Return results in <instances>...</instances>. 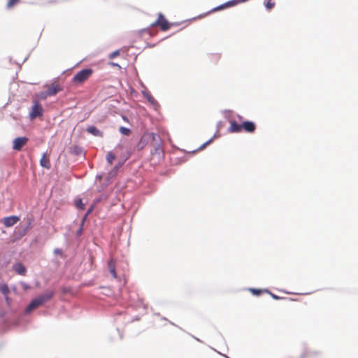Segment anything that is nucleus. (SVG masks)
I'll use <instances>...</instances> for the list:
<instances>
[{
    "label": "nucleus",
    "instance_id": "4be33fe9",
    "mask_svg": "<svg viewBox=\"0 0 358 358\" xmlns=\"http://www.w3.org/2000/svg\"><path fill=\"white\" fill-rule=\"evenodd\" d=\"M48 96H50L49 94H48V92L47 91L45 92H41L40 93H38L37 95H36V97L39 99H45Z\"/></svg>",
    "mask_w": 358,
    "mask_h": 358
},
{
    "label": "nucleus",
    "instance_id": "5701e85b",
    "mask_svg": "<svg viewBox=\"0 0 358 358\" xmlns=\"http://www.w3.org/2000/svg\"><path fill=\"white\" fill-rule=\"evenodd\" d=\"M20 1V0H8L7 3V8H10L17 4Z\"/></svg>",
    "mask_w": 358,
    "mask_h": 358
},
{
    "label": "nucleus",
    "instance_id": "7ed1b4c3",
    "mask_svg": "<svg viewBox=\"0 0 358 358\" xmlns=\"http://www.w3.org/2000/svg\"><path fill=\"white\" fill-rule=\"evenodd\" d=\"M93 74L92 69H84L76 73L72 78L76 85H82L86 82Z\"/></svg>",
    "mask_w": 358,
    "mask_h": 358
},
{
    "label": "nucleus",
    "instance_id": "20e7f679",
    "mask_svg": "<svg viewBox=\"0 0 358 358\" xmlns=\"http://www.w3.org/2000/svg\"><path fill=\"white\" fill-rule=\"evenodd\" d=\"M43 114V108L41 103L36 99L33 100V106L31 108L29 116L30 120H33L36 117H40Z\"/></svg>",
    "mask_w": 358,
    "mask_h": 358
},
{
    "label": "nucleus",
    "instance_id": "4468645a",
    "mask_svg": "<svg viewBox=\"0 0 358 358\" xmlns=\"http://www.w3.org/2000/svg\"><path fill=\"white\" fill-rule=\"evenodd\" d=\"M40 164L44 168H46V169H50V159H49V157L45 154H44L43 155V157H41V161H40Z\"/></svg>",
    "mask_w": 358,
    "mask_h": 358
},
{
    "label": "nucleus",
    "instance_id": "393cba45",
    "mask_svg": "<svg viewBox=\"0 0 358 358\" xmlns=\"http://www.w3.org/2000/svg\"><path fill=\"white\" fill-rule=\"evenodd\" d=\"M250 292L255 295H259L262 293L263 291L258 289H250Z\"/></svg>",
    "mask_w": 358,
    "mask_h": 358
},
{
    "label": "nucleus",
    "instance_id": "2eb2a0df",
    "mask_svg": "<svg viewBox=\"0 0 358 358\" xmlns=\"http://www.w3.org/2000/svg\"><path fill=\"white\" fill-rule=\"evenodd\" d=\"M144 96L146 98L148 101L152 104L153 106L156 107L158 106L159 104L157 101L155 100V99L148 92H143Z\"/></svg>",
    "mask_w": 358,
    "mask_h": 358
},
{
    "label": "nucleus",
    "instance_id": "9b49d317",
    "mask_svg": "<svg viewBox=\"0 0 358 358\" xmlns=\"http://www.w3.org/2000/svg\"><path fill=\"white\" fill-rule=\"evenodd\" d=\"M230 127L228 130L231 133H239L242 131L241 124H238L235 120H230Z\"/></svg>",
    "mask_w": 358,
    "mask_h": 358
},
{
    "label": "nucleus",
    "instance_id": "39448f33",
    "mask_svg": "<svg viewBox=\"0 0 358 358\" xmlns=\"http://www.w3.org/2000/svg\"><path fill=\"white\" fill-rule=\"evenodd\" d=\"M172 25L173 24L169 22L165 16L161 13H158L157 20L151 24L152 27H159L163 31L169 30Z\"/></svg>",
    "mask_w": 358,
    "mask_h": 358
},
{
    "label": "nucleus",
    "instance_id": "aec40b11",
    "mask_svg": "<svg viewBox=\"0 0 358 358\" xmlns=\"http://www.w3.org/2000/svg\"><path fill=\"white\" fill-rule=\"evenodd\" d=\"M75 205L76 206L80 209V210H84L85 209V204L83 203V201L81 199H76L75 201Z\"/></svg>",
    "mask_w": 358,
    "mask_h": 358
},
{
    "label": "nucleus",
    "instance_id": "0eeeda50",
    "mask_svg": "<svg viewBox=\"0 0 358 358\" xmlns=\"http://www.w3.org/2000/svg\"><path fill=\"white\" fill-rule=\"evenodd\" d=\"M28 141V138L27 137H18L13 140V148L15 150H20L22 148L26 145Z\"/></svg>",
    "mask_w": 358,
    "mask_h": 358
},
{
    "label": "nucleus",
    "instance_id": "c85d7f7f",
    "mask_svg": "<svg viewBox=\"0 0 358 358\" xmlns=\"http://www.w3.org/2000/svg\"><path fill=\"white\" fill-rule=\"evenodd\" d=\"M151 136H152V140H153V141H155L156 137H157V136L155 134H154V133H152V134H151Z\"/></svg>",
    "mask_w": 358,
    "mask_h": 358
},
{
    "label": "nucleus",
    "instance_id": "a211bd4d",
    "mask_svg": "<svg viewBox=\"0 0 358 358\" xmlns=\"http://www.w3.org/2000/svg\"><path fill=\"white\" fill-rule=\"evenodd\" d=\"M275 3L274 0H268L265 3V7L267 10H270L275 7Z\"/></svg>",
    "mask_w": 358,
    "mask_h": 358
},
{
    "label": "nucleus",
    "instance_id": "f3484780",
    "mask_svg": "<svg viewBox=\"0 0 358 358\" xmlns=\"http://www.w3.org/2000/svg\"><path fill=\"white\" fill-rule=\"evenodd\" d=\"M87 131L89 132L91 134H93L94 136H99L101 134V132L99 129H96L94 126H90L87 128Z\"/></svg>",
    "mask_w": 358,
    "mask_h": 358
},
{
    "label": "nucleus",
    "instance_id": "6e6552de",
    "mask_svg": "<svg viewBox=\"0 0 358 358\" xmlns=\"http://www.w3.org/2000/svg\"><path fill=\"white\" fill-rule=\"evenodd\" d=\"M248 0H231L227 1V3L217 6V8H214V10H220L228 7L234 6L238 3H245L248 1Z\"/></svg>",
    "mask_w": 358,
    "mask_h": 358
},
{
    "label": "nucleus",
    "instance_id": "7c9ffc66",
    "mask_svg": "<svg viewBox=\"0 0 358 358\" xmlns=\"http://www.w3.org/2000/svg\"><path fill=\"white\" fill-rule=\"evenodd\" d=\"M211 141V140H210L209 141L206 142L205 144H203L201 147V148H204L207 144H208Z\"/></svg>",
    "mask_w": 358,
    "mask_h": 358
},
{
    "label": "nucleus",
    "instance_id": "dca6fc26",
    "mask_svg": "<svg viewBox=\"0 0 358 358\" xmlns=\"http://www.w3.org/2000/svg\"><path fill=\"white\" fill-rule=\"evenodd\" d=\"M0 292L6 296V299L8 301L7 295L9 294L10 290L6 284H0Z\"/></svg>",
    "mask_w": 358,
    "mask_h": 358
},
{
    "label": "nucleus",
    "instance_id": "9d476101",
    "mask_svg": "<svg viewBox=\"0 0 358 358\" xmlns=\"http://www.w3.org/2000/svg\"><path fill=\"white\" fill-rule=\"evenodd\" d=\"M19 220L20 218L17 216L13 215L4 217L2 222L6 227H10L15 224Z\"/></svg>",
    "mask_w": 358,
    "mask_h": 358
},
{
    "label": "nucleus",
    "instance_id": "423d86ee",
    "mask_svg": "<svg viewBox=\"0 0 358 358\" xmlns=\"http://www.w3.org/2000/svg\"><path fill=\"white\" fill-rule=\"evenodd\" d=\"M47 92L50 96L56 95L58 92L62 90V87L57 83H52L46 85Z\"/></svg>",
    "mask_w": 358,
    "mask_h": 358
},
{
    "label": "nucleus",
    "instance_id": "f8f14e48",
    "mask_svg": "<svg viewBox=\"0 0 358 358\" xmlns=\"http://www.w3.org/2000/svg\"><path fill=\"white\" fill-rule=\"evenodd\" d=\"M115 264H116L115 260L113 259H110L108 262V268L109 272L110 273L111 275L114 278H117V273L115 271Z\"/></svg>",
    "mask_w": 358,
    "mask_h": 358
},
{
    "label": "nucleus",
    "instance_id": "ddd939ff",
    "mask_svg": "<svg viewBox=\"0 0 358 358\" xmlns=\"http://www.w3.org/2000/svg\"><path fill=\"white\" fill-rule=\"evenodd\" d=\"M14 270L17 274L22 275H25L26 272H27V269H26L25 266L21 263L16 264L14 266Z\"/></svg>",
    "mask_w": 358,
    "mask_h": 358
},
{
    "label": "nucleus",
    "instance_id": "b1692460",
    "mask_svg": "<svg viewBox=\"0 0 358 358\" xmlns=\"http://www.w3.org/2000/svg\"><path fill=\"white\" fill-rule=\"evenodd\" d=\"M119 55H120V51H119V50H115V51H114V52H111V53L109 55L108 57H109L110 59H113V58H115V57L118 56Z\"/></svg>",
    "mask_w": 358,
    "mask_h": 358
},
{
    "label": "nucleus",
    "instance_id": "1a4fd4ad",
    "mask_svg": "<svg viewBox=\"0 0 358 358\" xmlns=\"http://www.w3.org/2000/svg\"><path fill=\"white\" fill-rule=\"evenodd\" d=\"M242 131L247 133H253L256 129V125L253 122L245 121L241 124Z\"/></svg>",
    "mask_w": 358,
    "mask_h": 358
},
{
    "label": "nucleus",
    "instance_id": "473e14b6",
    "mask_svg": "<svg viewBox=\"0 0 358 358\" xmlns=\"http://www.w3.org/2000/svg\"><path fill=\"white\" fill-rule=\"evenodd\" d=\"M91 209L88 210L87 214H89L91 212Z\"/></svg>",
    "mask_w": 358,
    "mask_h": 358
},
{
    "label": "nucleus",
    "instance_id": "a878e982",
    "mask_svg": "<svg viewBox=\"0 0 358 358\" xmlns=\"http://www.w3.org/2000/svg\"><path fill=\"white\" fill-rule=\"evenodd\" d=\"M20 285H21L22 287L23 288V289L25 291H27L31 288L30 286L24 282H21Z\"/></svg>",
    "mask_w": 358,
    "mask_h": 358
},
{
    "label": "nucleus",
    "instance_id": "2f4dec72",
    "mask_svg": "<svg viewBox=\"0 0 358 358\" xmlns=\"http://www.w3.org/2000/svg\"><path fill=\"white\" fill-rule=\"evenodd\" d=\"M81 231H82V229L80 228V230H78V233L80 234V233H81Z\"/></svg>",
    "mask_w": 358,
    "mask_h": 358
},
{
    "label": "nucleus",
    "instance_id": "c756f323",
    "mask_svg": "<svg viewBox=\"0 0 358 358\" xmlns=\"http://www.w3.org/2000/svg\"><path fill=\"white\" fill-rule=\"evenodd\" d=\"M55 253H57V254H61V253H62L61 250H59V249H56V250H55Z\"/></svg>",
    "mask_w": 358,
    "mask_h": 358
},
{
    "label": "nucleus",
    "instance_id": "bb28decb",
    "mask_svg": "<svg viewBox=\"0 0 358 358\" xmlns=\"http://www.w3.org/2000/svg\"><path fill=\"white\" fill-rule=\"evenodd\" d=\"M109 64H110V66H117V67L120 68V66L118 64H117V63L110 62V63H109Z\"/></svg>",
    "mask_w": 358,
    "mask_h": 358
},
{
    "label": "nucleus",
    "instance_id": "cd10ccee",
    "mask_svg": "<svg viewBox=\"0 0 358 358\" xmlns=\"http://www.w3.org/2000/svg\"><path fill=\"white\" fill-rule=\"evenodd\" d=\"M271 296H272L274 299H280V297H279V296H276V295H275V294H272V293H271Z\"/></svg>",
    "mask_w": 358,
    "mask_h": 358
},
{
    "label": "nucleus",
    "instance_id": "f257e3e1",
    "mask_svg": "<svg viewBox=\"0 0 358 358\" xmlns=\"http://www.w3.org/2000/svg\"><path fill=\"white\" fill-rule=\"evenodd\" d=\"M55 292L52 290H48L43 294L39 295L33 299L26 308L27 313H30L33 310L37 308L45 302L50 301L54 296Z\"/></svg>",
    "mask_w": 358,
    "mask_h": 358
},
{
    "label": "nucleus",
    "instance_id": "f03ea898",
    "mask_svg": "<svg viewBox=\"0 0 358 358\" xmlns=\"http://www.w3.org/2000/svg\"><path fill=\"white\" fill-rule=\"evenodd\" d=\"M55 292L52 290H48L43 294L39 295L33 299L26 308L27 313H30L33 310L37 308L45 302L50 301L54 296Z\"/></svg>",
    "mask_w": 358,
    "mask_h": 358
},
{
    "label": "nucleus",
    "instance_id": "6ab92c4d",
    "mask_svg": "<svg viewBox=\"0 0 358 358\" xmlns=\"http://www.w3.org/2000/svg\"><path fill=\"white\" fill-rule=\"evenodd\" d=\"M115 156L112 152H108L107 156H106V159L109 164L111 165L113 164V161L115 160Z\"/></svg>",
    "mask_w": 358,
    "mask_h": 358
},
{
    "label": "nucleus",
    "instance_id": "412c9836",
    "mask_svg": "<svg viewBox=\"0 0 358 358\" xmlns=\"http://www.w3.org/2000/svg\"><path fill=\"white\" fill-rule=\"evenodd\" d=\"M119 131L122 134L125 136H129L131 134V130L124 127H120Z\"/></svg>",
    "mask_w": 358,
    "mask_h": 358
}]
</instances>
